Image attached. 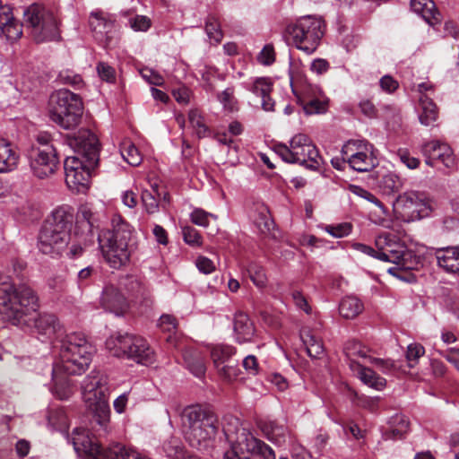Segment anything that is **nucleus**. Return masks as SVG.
Returning a JSON list of instances; mask_svg holds the SVG:
<instances>
[{"mask_svg": "<svg viewBox=\"0 0 459 459\" xmlns=\"http://www.w3.org/2000/svg\"><path fill=\"white\" fill-rule=\"evenodd\" d=\"M39 299L28 285L16 286L11 276L0 273V315L14 325L33 327L40 335L52 337L61 330L55 315L38 313Z\"/></svg>", "mask_w": 459, "mask_h": 459, "instance_id": "nucleus-1", "label": "nucleus"}, {"mask_svg": "<svg viewBox=\"0 0 459 459\" xmlns=\"http://www.w3.org/2000/svg\"><path fill=\"white\" fill-rule=\"evenodd\" d=\"M100 251L105 261L114 269L126 265L133 253L132 228L120 217L112 220V229L98 235Z\"/></svg>", "mask_w": 459, "mask_h": 459, "instance_id": "nucleus-2", "label": "nucleus"}, {"mask_svg": "<svg viewBox=\"0 0 459 459\" xmlns=\"http://www.w3.org/2000/svg\"><path fill=\"white\" fill-rule=\"evenodd\" d=\"M82 394L87 410L92 413V428L100 436L108 433L110 408L107 377L100 373L91 372L82 381Z\"/></svg>", "mask_w": 459, "mask_h": 459, "instance_id": "nucleus-3", "label": "nucleus"}, {"mask_svg": "<svg viewBox=\"0 0 459 459\" xmlns=\"http://www.w3.org/2000/svg\"><path fill=\"white\" fill-rule=\"evenodd\" d=\"M94 353V346L84 334L72 333L65 335L61 341L59 360L54 365V376L60 371L81 375L89 368Z\"/></svg>", "mask_w": 459, "mask_h": 459, "instance_id": "nucleus-4", "label": "nucleus"}, {"mask_svg": "<svg viewBox=\"0 0 459 459\" xmlns=\"http://www.w3.org/2000/svg\"><path fill=\"white\" fill-rule=\"evenodd\" d=\"M74 214L64 209H56L45 221L38 241V247L42 254L51 256L58 255L64 251L71 239V229Z\"/></svg>", "mask_w": 459, "mask_h": 459, "instance_id": "nucleus-5", "label": "nucleus"}, {"mask_svg": "<svg viewBox=\"0 0 459 459\" xmlns=\"http://www.w3.org/2000/svg\"><path fill=\"white\" fill-rule=\"evenodd\" d=\"M182 429L186 441L198 450L210 447L217 434V419L199 405L186 407L181 412Z\"/></svg>", "mask_w": 459, "mask_h": 459, "instance_id": "nucleus-6", "label": "nucleus"}, {"mask_svg": "<svg viewBox=\"0 0 459 459\" xmlns=\"http://www.w3.org/2000/svg\"><path fill=\"white\" fill-rule=\"evenodd\" d=\"M47 113L52 122L65 130H71L81 123L83 104L79 95L61 89L49 96Z\"/></svg>", "mask_w": 459, "mask_h": 459, "instance_id": "nucleus-7", "label": "nucleus"}, {"mask_svg": "<svg viewBox=\"0 0 459 459\" xmlns=\"http://www.w3.org/2000/svg\"><path fill=\"white\" fill-rule=\"evenodd\" d=\"M325 22L316 15H306L288 24L284 30V39L289 45L307 55L318 48L325 34Z\"/></svg>", "mask_w": 459, "mask_h": 459, "instance_id": "nucleus-8", "label": "nucleus"}, {"mask_svg": "<svg viewBox=\"0 0 459 459\" xmlns=\"http://www.w3.org/2000/svg\"><path fill=\"white\" fill-rule=\"evenodd\" d=\"M23 22L30 29L33 39L38 43L60 39V20L56 12L39 4H32L24 10Z\"/></svg>", "mask_w": 459, "mask_h": 459, "instance_id": "nucleus-9", "label": "nucleus"}, {"mask_svg": "<svg viewBox=\"0 0 459 459\" xmlns=\"http://www.w3.org/2000/svg\"><path fill=\"white\" fill-rule=\"evenodd\" d=\"M274 152L287 163H299L316 170L320 168L323 159L311 139L305 134H297L290 141V145L278 143Z\"/></svg>", "mask_w": 459, "mask_h": 459, "instance_id": "nucleus-10", "label": "nucleus"}, {"mask_svg": "<svg viewBox=\"0 0 459 459\" xmlns=\"http://www.w3.org/2000/svg\"><path fill=\"white\" fill-rule=\"evenodd\" d=\"M107 349L117 358L133 359L137 363L148 365L154 360V352L141 336L118 333L106 341Z\"/></svg>", "mask_w": 459, "mask_h": 459, "instance_id": "nucleus-11", "label": "nucleus"}, {"mask_svg": "<svg viewBox=\"0 0 459 459\" xmlns=\"http://www.w3.org/2000/svg\"><path fill=\"white\" fill-rule=\"evenodd\" d=\"M394 211L403 221H412L428 216L432 211V202L422 193L405 192L396 198Z\"/></svg>", "mask_w": 459, "mask_h": 459, "instance_id": "nucleus-12", "label": "nucleus"}, {"mask_svg": "<svg viewBox=\"0 0 459 459\" xmlns=\"http://www.w3.org/2000/svg\"><path fill=\"white\" fill-rule=\"evenodd\" d=\"M29 160L30 171L40 179L52 176L58 167L56 152L51 144L32 147L29 154Z\"/></svg>", "mask_w": 459, "mask_h": 459, "instance_id": "nucleus-13", "label": "nucleus"}, {"mask_svg": "<svg viewBox=\"0 0 459 459\" xmlns=\"http://www.w3.org/2000/svg\"><path fill=\"white\" fill-rule=\"evenodd\" d=\"M236 349L230 345L217 344L211 347L210 354L213 367L221 378L230 382L238 376L237 364L232 360Z\"/></svg>", "mask_w": 459, "mask_h": 459, "instance_id": "nucleus-14", "label": "nucleus"}, {"mask_svg": "<svg viewBox=\"0 0 459 459\" xmlns=\"http://www.w3.org/2000/svg\"><path fill=\"white\" fill-rule=\"evenodd\" d=\"M93 166L88 162L85 163L76 156L67 157L64 163L67 186L75 192L85 190L90 183V167Z\"/></svg>", "mask_w": 459, "mask_h": 459, "instance_id": "nucleus-15", "label": "nucleus"}, {"mask_svg": "<svg viewBox=\"0 0 459 459\" xmlns=\"http://www.w3.org/2000/svg\"><path fill=\"white\" fill-rule=\"evenodd\" d=\"M72 443L74 450L84 459H107V448L101 447L99 443L90 436L89 430L76 428L72 433Z\"/></svg>", "mask_w": 459, "mask_h": 459, "instance_id": "nucleus-16", "label": "nucleus"}, {"mask_svg": "<svg viewBox=\"0 0 459 459\" xmlns=\"http://www.w3.org/2000/svg\"><path fill=\"white\" fill-rule=\"evenodd\" d=\"M70 145L82 154L90 165L97 163L100 145L99 140L93 133L87 129L79 130L70 140Z\"/></svg>", "mask_w": 459, "mask_h": 459, "instance_id": "nucleus-17", "label": "nucleus"}, {"mask_svg": "<svg viewBox=\"0 0 459 459\" xmlns=\"http://www.w3.org/2000/svg\"><path fill=\"white\" fill-rule=\"evenodd\" d=\"M421 152L429 166L433 167L436 160H440L448 169H453L456 165L453 151L446 143L437 140L427 142L421 146Z\"/></svg>", "mask_w": 459, "mask_h": 459, "instance_id": "nucleus-18", "label": "nucleus"}, {"mask_svg": "<svg viewBox=\"0 0 459 459\" xmlns=\"http://www.w3.org/2000/svg\"><path fill=\"white\" fill-rule=\"evenodd\" d=\"M114 15L102 10H95L90 13L89 25L96 40L108 43L111 38L109 35L115 26Z\"/></svg>", "mask_w": 459, "mask_h": 459, "instance_id": "nucleus-19", "label": "nucleus"}, {"mask_svg": "<svg viewBox=\"0 0 459 459\" xmlns=\"http://www.w3.org/2000/svg\"><path fill=\"white\" fill-rule=\"evenodd\" d=\"M376 247L379 249V260L394 263L403 255L406 247L398 238L391 233L379 235L375 241Z\"/></svg>", "mask_w": 459, "mask_h": 459, "instance_id": "nucleus-20", "label": "nucleus"}, {"mask_svg": "<svg viewBox=\"0 0 459 459\" xmlns=\"http://www.w3.org/2000/svg\"><path fill=\"white\" fill-rule=\"evenodd\" d=\"M222 430L226 439L230 444H237V447L243 449V446L248 442L253 435L251 432L241 426L238 418L233 415H225L222 418Z\"/></svg>", "mask_w": 459, "mask_h": 459, "instance_id": "nucleus-21", "label": "nucleus"}, {"mask_svg": "<svg viewBox=\"0 0 459 459\" xmlns=\"http://www.w3.org/2000/svg\"><path fill=\"white\" fill-rule=\"evenodd\" d=\"M100 304L104 309L117 316L122 315L126 309L125 297L112 285L106 286L103 290Z\"/></svg>", "mask_w": 459, "mask_h": 459, "instance_id": "nucleus-22", "label": "nucleus"}, {"mask_svg": "<svg viewBox=\"0 0 459 459\" xmlns=\"http://www.w3.org/2000/svg\"><path fill=\"white\" fill-rule=\"evenodd\" d=\"M435 256L437 265L448 273L459 276V247L437 249Z\"/></svg>", "mask_w": 459, "mask_h": 459, "instance_id": "nucleus-23", "label": "nucleus"}, {"mask_svg": "<svg viewBox=\"0 0 459 459\" xmlns=\"http://www.w3.org/2000/svg\"><path fill=\"white\" fill-rule=\"evenodd\" d=\"M350 368L354 374L369 387L376 390H382L386 385V381L384 377H379L371 368L356 361L354 358L350 359Z\"/></svg>", "mask_w": 459, "mask_h": 459, "instance_id": "nucleus-24", "label": "nucleus"}, {"mask_svg": "<svg viewBox=\"0 0 459 459\" xmlns=\"http://www.w3.org/2000/svg\"><path fill=\"white\" fill-rule=\"evenodd\" d=\"M92 217L93 213L86 207L82 208L77 215L74 231L81 233L82 243L85 246H91L94 242Z\"/></svg>", "mask_w": 459, "mask_h": 459, "instance_id": "nucleus-25", "label": "nucleus"}, {"mask_svg": "<svg viewBox=\"0 0 459 459\" xmlns=\"http://www.w3.org/2000/svg\"><path fill=\"white\" fill-rule=\"evenodd\" d=\"M20 155L13 144L0 138V173L14 170L19 163Z\"/></svg>", "mask_w": 459, "mask_h": 459, "instance_id": "nucleus-26", "label": "nucleus"}, {"mask_svg": "<svg viewBox=\"0 0 459 459\" xmlns=\"http://www.w3.org/2000/svg\"><path fill=\"white\" fill-rule=\"evenodd\" d=\"M411 8L430 25L440 21V14L432 0H411Z\"/></svg>", "mask_w": 459, "mask_h": 459, "instance_id": "nucleus-27", "label": "nucleus"}, {"mask_svg": "<svg viewBox=\"0 0 459 459\" xmlns=\"http://www.w3.org/2000/svg\"><path fill=\"white\" fill-rule=\"evenodd\" d=\"M234 332L238 342L251 341L255 333V327L247 314L243 312H238L235 314Z\"/></svg>", "mask_w": 459, "mask_h": 459, "instance_id": "nucleus-28", "label": "nucleus"}, {"mask_svg": "<svg viewBox=\"0 0 459 459\" xmlns=\"http://www.w3.org/2000/svg\"><path fill=\"white\" fill-rule=\"evenodd\" d=\"M251 218L262 234H269L274 228V222L271 218L269 209L264 204H255L254 205Z\"/></svg>", "mask_w": 459, "mask_h": 459, "instance_id": "nucleus-29", "label": "nucleus"}, {"mask_svg": "<svg viewBox=\"0 0 459 459\" xmlns=\"http://www.w3.org/2000/svg\"><path fill=\"white\" fill-rule=\"evenodd\" d=\"M389 429L385 431L383 438L385 440L402 439L409 431L410 422L406 416L396 414L390 419Z\"/></svg>", "mask_w": 459, "mask_h": 459, "instance_id": "nucleus-30", "label": "nucleus"}, {"mask_svg": "<svg viewBox=\"0 0 459 459\" xmlns=\"http://www.w3.org/2000/svg\"><path fill=\"white\" fill-rule=\"evenodd\" d=\"M349 165L357 171L366 172L371 170L377 164V158L373 153V146H370L369 150H364L361 152L357 153L352 160L348 162Z\"/></svg>", "mask_w": 459, "mask_h": 459, "instance_id": "nucleus-31", "label": "nucleus"}, {"mask_svg": "<svg viewBox=\"0 0 459 459\" xmlns=\"http://www.w3.org/2000/svg\"><path fill=\"white\" fill-rule=\"evenodd\" d=\"M243 450H247L249 459L251 456H259L262 459H276L274 451L264 442L255 438L254 436L249 437L248 442L243 446Z\"/></svg>", "mask_w": 459, "mask_h": 459, "instance_id": "nucleus-32", "label": "nucleus"}, {"mask_svg": "<svg viewBox=\"0 0 459 459\" xmlns=\"http://www.w3.org/2000/svg\"><path fill=\"white\" fill-rule=\"evenodd\" d=\"M420 122L427 126L432 125L438 117V111L436 104L427 94H423L420 97Z\"/></svg>", "mask_w": 459, "mask_h": 459, "instance_id": "nucleus-33", "label": "nucleus"}, {"mask_svg": "<svg viewBox=\"0 0 459 459\" xmlns=\"http://www.w3.org/2000/svg\"><path fill=\"white\" fill-rule=\"evenodd\" d=\"M161 449L169 459H184L186 455L183 442L180 437L176 436H170L164 439Z\"/></svg>", "mask_w": 459, "mask_h": 459, "instance_id": "nucleus-34", "label": "nucleus"}, {"mask_svg": "<svg viewBox=\"0 0 459 459\" xmlns=\"http://www.w3.org/2000/svg\"><path fill=\"white\" fill-rule=\"evenodd\" d=\"M397 267H390L387 272L394 276L397 275V270H416L420 265V258L416 255L412 251L405 248V252H403V255L394 261Z\"/></svg>", "mask_w": 459, "mask_h": 459, "instance_id": "nucleus-35", "label": "nucleus"}, {"mask_svg": "<svg viewBox=\"0 0 459 459\" xmlns=\"http://www.w3.org/2000/svg\"><path fill=\"white\" fill-rule=\"evenodd\" d=\"M364 308L361 301L353 296L342 299L339 306L340 315L347 319H352L359 315Z\"/></svg>", "mask_w": 459, "mask_h": 459, "instance_id": "nucleus-36", "label": "nucleus"}, {"mask_svg": "<svg viewBox=\"0 0 459 459\" xmlns=\"http://www.w3.org/2000/svg\"><path fill=\"white\" fill-rule=\"evenodd\" d=\"M261 429L269 439L279 444L285 441L288 434V429L285 426L273 420L262 422Z\"/></svg>", "mask_w": 459, "mask_h": 459, "instance_id": "nucleus-37", "label": "nucleus"}, {"mask_svg": "<svg viewBox=\"0 0 459 459\" xmlns=\"http://www.w3.org/2000/svg\"><path fill=\"white\" fill-rule=\"evenodd\" d=\"M106 455L107 459H148L133 448L126 447L119 443L107 447Z\"/></svg>", "mask_w": 459, "mask_h": 459, "instance_id": "nucleus-38", "label": "nucleus"}, {"mask_svg": "<svg viewBox=\"0 0 459 459\" xmlns=\"http://www.w3.org/2000/svg\"><path fill=\"white\" fill-rule=\"evenodd\" d=\"M62 373L65 372L60 371L56 374V376H54V369L52 370V377L54 381V387L52 392L54 395L58 399L66 400L72 395L73 389L68 380L61 376Z\"/></svg>", "mask_w": 459, "mask_h": 459, "instance_id": "nucleus-39", "label": "nucleus"}, {"mask_svg": "<svg viewBox=\"0 0 459 459\" xmlns=\"http://www.w3.org/2000/svg\"><path fill=\"white\" fill-rule=\"evenodd\" d=\"M301 338L306 345L307 354L311 358H319L324 353L322 340L313 334L310 331L304 332L301 334Z\"/></svg>", "mask_w": 459, "mask_h": 459, "instance_id": "nucleus-40", "label": "nucleus"}, {"mask_svg": "<svg viewBox=\"0 0 459 459\" xmlns=\"http://www.w3.org/2000/svg\"><path fill=\"white\" fill-rule=\"evenodd\" d=\"M185 362L189 370L196 377H203L205 373V364L197 351H186L184 353Z\"/></svg>", "mask_w": 459, "mask_h": 459, "instance_id": "nucleus-41", "label": "nucleus"}, {"mask_svg": "<svg viewBox=\"0 0 459 459\" xmlns=\"http://www.w3.org/2000/svg\"><path fill=\"white\" fill-rule=\"evenodd\" d=\"M120 153L123 159L131 166H138L143 160L142 155L136 146L127 139L121 143Z\"/></svg>", "mask_w": 459, "mask_h": 459, "instance_id": "nucleus-42", "label": "nucleus"}, {"mask_svg": "<svg viewBox=\"0 0 459 459\" xmlns=\"http://www.w3.org/2000/svg\"><path fill=\"white\" fill-rule=\"evenodd\" d=\"M370 144L365 140H350L342 148V155L343 160L350 161L357 153L363 152L364 150H369Z\"/></svg>", "mask_w": 459, "mask_h": 459, "instance_id": "nucleus-43", "label": "nucleus"}, {"mask_svg": "<svg viewBox=\"0 0 459 459\" xmlns=\"http://www.w3.org/2000/svg\"><path fill=\"white\" fill-rule=\"evenodd\" d=\"M160 195L157 185L152 186V190L143 191L142 202L148 213L158 212Z\"/></svg>", "mask_w": 459, "mask_h": 459, "instance_id": "nucleus-44", "label": "nucleus"}, {"mask_svg": "<svg viewBox=\"0 0 459 459\" xmlns=\"http://www.w3.org/2000/svg\"><path fill=\"white\" fill-rule=\"evenodd\" d=\"M188 121L198 138L207 135L209 129L200 110L197 108L190 109L188 112Z\"/></svg>", "mask_w": 459, "mask_h": 459, "instance_id": "nucleus-45", "label": "nucleus"}, {"mask_svg": "<svg viewBox=\"0 0 459 459\" xmlns=\"http://www.w3.org/2000/svg\"><path fill=\"white\" fill-rule=\"evenodd\" d=\"M218 100L227 112H235L238 109V101L235 97V89L230 86L220 92L217 96Z\"/></svg>", "mask_w": 459, "mask_h": 459, "instance_id": "nucleus-46", "label": "nucleus"}, {"mask_svg": "<svg viewBox=\"0 0 459 459\" xmlns=\"http://www.w3.org/2000/svg\"><path fill=\"white\" fill-rule=\"evenodd\" d=\"M403 186V180L394 172L385 174L380 181V187L385 194L397 192Z\"/></svg>", "mask_w": 459, "mask_h": 459, "instance_id": "nucleus-47", "label": "nucleus"}, {"mask_svg": "<svg viewBox=\"0 0 459 459\" xmlns=\"http://www.w3.org/2000/svg\"><path fill=\"white\" fill-rule=\"evenodd\" d=\"M48 424L54 429L60 431L66 430L68 427V420L63 409L50 410L48 415Z\"/></svg>", "mask_w": 459, "mask_h": 459, "instance_id": "nucleus-48", "label": "nucleus"}, {"mask_svg": "<svg viewBox=\"0 0 459 459\" xmlns=\"http://www.w3.org/2000/svg\"><path fill=\"white\" fill-rule=\"evenodd\" d=\"M205 31L210 40H212L215 44L221 41L223 34L220 23L215 17L210 16L207 18L205 22Z\"/></svg>", "mask_w": 459, "mask_h": 459, "instance_id": "nucleus-49", "label": "nucleus"}, {"mask_svg": "<svg viewBox=\"0 0 459 459\" xmlns=\"http://www.w3.org/2000/svg\"><path fill=\"white\" fill-rule=\"evenodd\" d=\"M247 272L253 283L258 288L265 287L267 283V277L264 268L255 263L248 265Z\"/></svg>", "mask_w": 459, "mask_h": 459, "instance_id": "nucleus-50", "label": "nucleus"}, {"mask_svg": "<svg viewBox=\"0 0 459 459\" xmlns=\"http://www.w3.org/2000/svg\"><path fill=\"white\" fill-rule=\"evenodd\" d=\"M327 109L328 101L326 100L312 99L303 104V110L308 116L323 114Z\"/></svg>", "mask_w": 459, "mask_h": 459, "instance_id": "nucleus-51", "label": "nucleus"}, {"mask_svg": "<svg viewBox=\"0 0 459 459\" xmlns=\"http://www.w3.org/2000/svg\"><path fill=\"white\" fill-rule=\"evenodd\" d=\"M129 27L134 31H147L152 26V21L145 15L136 14L128 19Z\"/></svg>", "mask_w": 459, "mask_h": 459, "instance_id": "nucleus-52", "label": "nucleus"}, {"mask_svg": "<svg viewBox=\"0 0 459 459\" xmlns=\"http://www.w3.org/2000/svg\"><path fill=\"white\" fill-rule=\"evenodd\" d=\"M69 243H71V246L67 252V255L70 258H75L81 255L83 252V249L88 247L82 243L81 233L79 231H74V235L71 236Z\"/></svg>", "mask_w": 459, "mask_h": 459, "instance_id": "nucleus-53", "label": "nucleus"}, {"mask_svg": "<svg viewBox=\"0 0 459 459\" xmlns=\"http://www.w3.org/2000/svg\"><path fill=\"white\" fill-rule=\"evenodd\" d=\"M425 352L424 347L419 343H411L407 347L406 359L411 368L414 367L419 359L423 356Z\"/></svg>", "mask_w": 459, "mask_h": 459, "instance_id": "nucleus-54", "label": "nucleus"}, {"mask_svg": "<svg viewBox=\"0 0 459 459\" xmlns=\"http://www.w3.org/2000/svg\"><path fill=\"white\" fill-rule=\"evenodd\" d=\"M191 221L198 226L207 227L209 224L210 218L217 219V216L209 213L202 209H195L191 215Z\"/></svg>", "mask_w": 459, "mask_h": 459, "instance_id": "nucleus-55", "label": "nucleus"}, {"mask_svg": "<svg viewBox=\"0 0 459 459\" xmlns=\"http://www.w3.org/2000/svg\"><path fill=\"white\" fill-rule=\"evenodd\" d=\"M22 25L17 21L3 27L1 30L2 33L6 37L8 40H16L21 38L22 34Z\"/></svg>", "mask_w": 459, "mask_h": 459, "instance_id": "nucleus-56", "label": "nucleus"}, {"mask_svg": "<svg viewBox=\"0 0 459 459\" xmlns=\"http://www.w3.org/2000/svg\"><path fill=\"white\" fill-rule=\"evenodd\" d=\"M182 234L186 244L196 247L202 244V237L195 228L190 226L184 227Z\"/></svg>", "mask_w": 459, "mask_h": 459, "instance_id": "nucleus-57", "label": "nucleus"}, {"mask_svg": "<svg viewBox=\"0 0 459 459\" xmlns=\"http://www.w3.org/2000/svg\"><path fill=\"white\" fill-rule=\"evenodd\" d=\"M250 90L255 95L264 98V96L270 94L272 91V83L267 79L259 78L255 80Z\"/></svg>", "mask_w": 459, "mask_h": 459, "instance_id": "nucleus-58", "label": "nucleus"}, {"mask_svg": "<svg viewBox=\"0 0 459 459\" xmlns=\"http://www.w3.org/2000/svg\"><path fill=\"white\" fill-rule=\"evenodd\" d=\"M97 72L101 80L108 82H112L116 78L115 69L104 62H100L97 65Z\"/></svg>", "mask_w": 459, "mask_h": 459, "instance_id": "nucleus-59", "label": "nucleus"}, {"mask_svg": "<svg viewBox=\"0 0 459 459\" xmlns=\"http://www.w3.org/2000/svg\"><path fill=\"white\" fill-rule=\"evenodd\" d=\"M397 156L401 162L410 169H414L420 165V160L411 156L410 152L406 149H400L397 152Z\"/></svg>", "mask_w": 459, "mask_h": 459, "instance_id": "nucleus-60", "label": "nucleus"}, {"mask_svg": "<svg viewBox=\"0 0 459 459\" xmlns=\"http://www.w3.org/2000/svg\"><path fill=\"white\" fill-rule=\"evenodd\" d=\"M159 326L163 332L174 333L178 327V321L171 315H162L159 320Z\"/></svg>", "mask_w": 459, "mask_h": 459, "instance_id": "nucleus-61", "label": "nucleus"}, {"mask_svg": "<svg viewBox=\"0 0 459 459\" xmlns=\"http://www.w3.org/2000/svg\"><path fill=\"white\" fill-rule=\"evenodd\" d=\"M326 231L335 238H342L351 233V225L347 222L336 226L329 225L326 227Z\"/></svg>", "mask_w": 459, "mask_h": 459, "instance_id": "nucleus-62", "label": "nucleus"}, {"mask_svg": "<svg viewBox=\"0 0 459 459\" xmlns=\"http://www.w3.org/2000/svg\"><path fill=\"white\" fill-rule=\"evenodd\" d=\"M195 265L197 269L204 274H210L215 271L213 262L205 256H198L195 260Z\"/></svg>", "mask_w": 459, "mask_h": 459, "instance_id": "nucleus-63", "label": "nucleus"}, {"mask_svg": "<svg viewBox=\"0 0 459 459\" xmlns=\"http://www.w3.org/2000/svg\"><path fill=\"white\" fill-rule=\"evenodd\" d=\"M438 352L459 371V348H449Z\"/></svg>", "mask_w": 459, "mask_h": 459, "instance_id": "nucleus-64", "label": "nucleus"}]
</instances>
